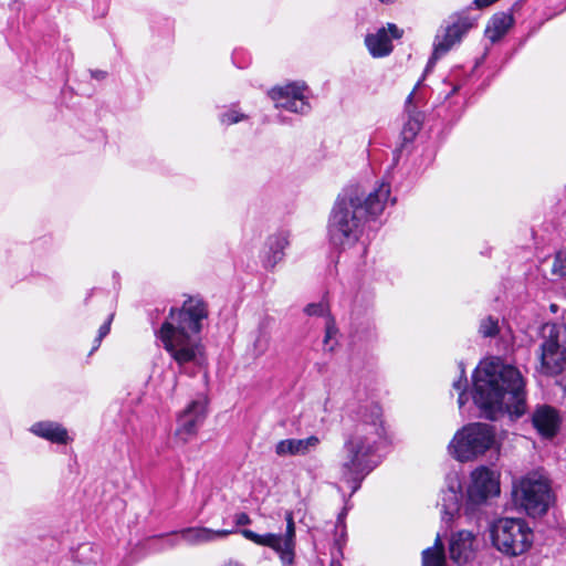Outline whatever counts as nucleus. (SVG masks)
Segmentation results:
<instances>
[{"label":"nucleus","mask_w":566,"mask_h":566,"mask_svg":"<svg viewBox=\"0 0 566 566\" xmlns=\"http://www.w3.org/2000/svg\"><path fill=\"white\" fill-rule=\"evenodd\" d=\"M304 312L308 316L322 317L327 315L328 308L327 305L323 302L310 303L304 307Z\"/></svg>","instance_id":"2f4dec72"},{"label":"nucleus","mask_w":566,"mask_h":566,"mask_svg":"<svg viewBox=\"0 0 566 566\" xmlns=\"http://www.w3.org/2000/svg\"><path fill=\"white\" fill-rule=\"evenodd\" d=\"M513 23L514 18L511 13L497 12L493 14L485 29V36L492 43H495L507 33Z\"/></svg>","instance_id":"b1692460"},{"label":"nucleus","mask_w":566,"mask_h":566,"mask_svg":"<svg viewBox=\"0 0 566 566\" xmlns=\"http://www.w3.org/2000/svg\"><path fill=\"white\" fill-rule=\"evenodd\" d=\"M321 443V439L312 434L304 439H283L275 444V453L279 457H305L315 451Z\"/></svg>","instance_id":"412c9836"},{"label":"nucleus","mask_w":566,"mask_h":566,"mask_svg":"<svg viewBox=\"0 0 566 566\" xmlns=\"http://www.w3.org/2000/svg\"><path fill=\"white\" fill-rule=\"evenodd\" d=\"M208 399L205 396L192 400L178 417L177 436L186 442L195 436L207 417Z\"/></svg>","instance_id":"dca6fc26"},{"label":"nucleus","mask_w":566,"mask_h":566,"mask_svg":"<svg viewBox=\"0 0 566 566\" xmlns=\"http://www.w3.org/2000/svg\"><path fill=\"white\" fill-rule=\"evenodd\" d=\"M29 431L54 444H67L72 441L67 429L56 421H36L30 427Z\"/></svg>","instance_id":"4be33fe9"},{"label":"nucleus","mask_w":566,"mask_h":566,"mask_svg":"<svg viewBox=\"0 0 566 566\" xmlns=\"http://www.w3.org/2000/svg\"><path fill=\"white\" fill-rule=\"evenodd\" d=\"M269 335L260 327L258 331V336L253 343L254 354L256 356L263 355L269 347Z\"/></svg>","instance_id":"7c9ffc66"},{"label":"nucleus","mask_w":566,"mask_h":566,"mask_svg":"<svg viewBox=\"0 0 566 566\" xmlns=\"http://www.w3.org/2000/svg\"><path fill=\"white\" fill-rule=\"evenodd\" d=\"M166 31L169 33L172 29V21L169 19H164Z\"/></svg>","instance_id":"ea45409f"},{"label":"nucleus","mask_w":566,"mask_h":566,"mask_svg":"<svg viewBox=\"0 0 566 566\" xmlns=\"http://www.w3.org/2000/svg\"><path fill=\"white\" fill-rule=\"evenodd\" d=\"M347 416L353 421V429L345 439L340 464L342 480L355 494L365 478L378 465L371 457L387 442L381 420V408L373 401L347 406Z\"/></svg>","instance_id":"f03ea898"},{"label":"nucleus","mask_w":566,"mask_h":566,"mask_svg":"<svg viewBox=\"0 0 566 566\" xmlns=\"http://www.w3.org/2000/svg\"><path fill=\"white\" fill-rule=\"evenodd\" d=\"M556 307H557V306H556L555 304H552V305H551V310H552L553 312H556Z\"/></svg>","instance_id":"49530a36"},{"label":"nucleus","mask_w":566,"mask_h":566,"mask_svg":"<svg viewBox=\"0 0 566 566\" xmlns=\"http://www.w3.org/2000/svg\"><path fill=\"white\" fill-rule=\"evenodd\" d=\"M218 117L220 124L224 126L234 125L248 119V115L240 112L235 105H232L231 107L222 111Z\"/></svg>","instance_id":"c85d7f7f"},{"label":"nucleus","mask_w":566,"mask_h":566,"mask_svg":"<svg viewBox=\"0 0 566 566\" xmlns=\"http://www.w3.org/2000/svg\"><path fill=\"white\" fill-rule=\"evenodd\" d=\"M95 292V290H92L87 297H85V303H87L88 297Z\"/></svg>","instance_id":"a18cd8bd"},{"label":"nucleus","mask_w":566,"mask_h":566,"mask_svg":"<svg viewBox=\"0 0 566 566\" xmlns=\"http://www.w3.org/2000/svg\"><path fill=\"white\" fill-rule=\"evenodd\" d=\"M512 495L515 504L532 517L544 515L552 502L549 484L539 479H522L518 484H514Z\"/></svg>","instance_id":"4468645a"},{"label":"nucleus","mask_w":566,"mask_h":566,"mask_svg":"<svg viewBox=\"0 0 566 566\" xmlns=\"http://www.w3.org/2000/svg\"><path fill=\"white\" fill-rule=\"evenodd\" d=\"M329 566H342V564L338 560L333 559Z\"/></svg>","instance_id":"c03bdc74"},{"label":"nucleus","mask_w":566,"mask_h":566,"mask_svg":"<svg viewBox=\"0 0 566 566\" xmlns=\"http://www.w3.org/2000/svg\"><path fill=\"white\" fill-rule=\"evenodd\" d=\"M109 7V0H92V12L95 18L104 17Z\"/></svg>","instance_id":"473e14b6"},{"label":"nucleus","mask_w":566,"mask_h":566,"mask_svg":"<svg viewBox=\"0 0 566 566\" xmlns=\"http://www.w3.org/2000/svg\"><path fill=\"white\" fill-rule=\"evenodd\" d=\"M402 33L395 23H388L387 28L381 27L376 32L367 33L364 42L374 59H381L392 52V39H400Z\"/></svg>","instance_id":"f3484780"},{"label":"nucleus","mask_w":566,"mask_h":566,"mask_svg":"<svg viewBox=\"0 0 566 566\" xmlns=\"http://www.w3.org/2000/svg\"><path fill=\"white\" fill-rule=\"evenodd\" d=\"M276 120L280 124H287L289 123L287 118L285 116H283V115H277Z\"/></svg>","instance_id":"a19ab883"},{"label":"nucleus","mask_w":566,"mask_h":566,"mask_svg":"<svg viewBox=\"0 0 566 566\" xmlns=\"http://www.w3.org/2000/svg\"><path fill=\"white\" fill-rule=\"evenodd\" d=\"M285 522L284 534H258L248 528L242 530L241 534L254 544L273 549L277 554L282 566H295L296 531L293 512H285Z\"/></svg>","instance_id":"9b49d317"},{"label":"nucleus","mask_w":566,"mask_h":566,"mask_svg":"<svg viewBox=\"0 0 566 566\" xmlns=\"http://www.w3.org/2000/svg\"><path fill=\"white\" fill-rule=\"evenodd\" d=\"M552 273L558 277L566 279V249L555 254Z\"/></svg>","instance_id":"c756f323"},{"label":"nucleus","mask_w":566,"mask_h":566,"mask_svg":"<svg viewBox=\"0 0 566 566\" xmlns=\"http://www.w3.org/2000/svg\"><path fill=\"white\" fill-rule=\"evenodd\" d=\"M475 555L476 538L472 532L459 531L452 534L449 543V556L457 566H470Z\"/></svg>","instance_id":"a211bd4d"},{"label":"nucleus","mask_w":566,"mask_h":566,"mask_svg":"<svg viewBox=\"0 0 566 566\" xmlns=\"http://www.w3.org/2000/svg\"><path fill=\"white\" fill-rule=\"evenodd\" d=\"M458 367H459L460 375H459V378L453 381L452 387L459 391L458 403H459V407L462 408L469 400V395L467 392L468 378H467V374H465L464 363L459 361Z\"/></svg>","instance_id":"a878e982"},{"label":"nucleus","mask_w":566,"mask_h":566,"mask_svg":"<svg viewBox=\"0 0 566 566\" xmlns=\"http://www.w3.org/2000/svg\"><path fill=\"white\" fill-rule=\"evenodd\" d=\"M224 566H245L237 560H229Z\"/></svg>","instance_id":"79ce46f5"},{"label":"nucleus","mask_w":566,"mask_h":566,"mask_svg":"<svg viewBox=\"0 0 566 566\" xmlns=\"http://www.w3.org/2000/svg\"><path fill=\"white\" fill-rule=\"evenodd\" d=\"M349 509H350L349 500H346L343 511L337 516V525H340V524L344 525V520H345Z\"/></svg>","instance_id":"e433bc0d"},{"label":"nucleus","mask_w":566,"mask_h":566,"mask_svg":"<svg viewBox=\"0 0 566 566\" xmlns=\"http://www.w3.org/2000/svg\"><path fill=\"white\" fill-rule=\"evenodd\" d=\"M114 314H111L107 319L99 326L97 332V340L102 342L111 332V324L113 321Z\"/></svg>","instance_id":"72a5a7b5"},{"label":"nucleus","mask_w":566,"mask_h":566,"mask_svg":"<svg viewBox=\"0 0 566 566\" xmlns=\"http://www.w3.org/2000/svg\"><path fill=\"white\" fill-rule=\"evenodd\" d=\"M419 85L420 82L417 83L416 87L406 99L405 112L407 115V119L405 120L402 129L400 132V143L392 150V164L389 167L390 170H394V168L398 165L403 153L410 151V146L412 145L418 133L422 128L424 114L420 109V107L423 105V103L420 96L417 95L416 93V90ZM390 177L395 178L394 171L387 172L386 179L390 180Z\"/></svg>","instance_id":"ddd939ff"},{"label":"nucleus","mask_w":566,"mask_h":566,"mask_svg":"<svg viewBox=\"0 0 566 566\" xmlns=\"http://www.w3.org/2000/svg\"><path fill=\"white\" fill-rule=\"evenodd\" d=\"M233 530H211L208 527H187L180 531V537L190 544L211 542L233 533Z\"/></svg>","instance_id":"5701e85b"},{"label":"nucleus","mask_w":566,"mask_h":566,"mask_svg":"<svg viewBox=\"0 0 566 566\" xmlns=\"http://www.w3.org/2000/svg\"><path fill=\"white\" fill-rule=\"evenodd\" d=\"M565 191H566V185H565Z\"/></svg>","instance_id":"de8ad7c7"},{"label":"nucleus","mask_w":566,"mask_h":566,"mask_svg":"<svg viewBox=\"0 0 566 566\" xmlns=\"http://www.w3.org/2000/svg\"><path fill=\"white\" fill-rule=\"evenodd\" d=\"M478 333L483 338L496 337L500 333L499 318L492 315L481 318Z\"/></svg>","instance_id":"bb28decb"},{"label":"nucleus","mask_w":566,"mask_h":566,"mask_svg":"<svg viewBox=\"0 0 566 566\" xmlns=\"http://www.w3.org/2000/svg\"><path fill=\"white\" fill-rule=\"evenodd\" d=\"M471 397L481 416L491 421L504 415L516 420L526 413V380L517 367L499 357L474 369Z\"/></svg>","instance_id":"f257e3e1"},{"label":"nucleus","mask_w":566,"mask_h":566,"mask_svg":"<svg viewBox=\"0 0 566 566\" xmlns=\"http://www.w3.org/2000/svg\"><path fill=\"white\" fill-rule=\"evenodd\" d=\"M101 344H102V342H98L97 340V336H96L95 339H94L92 349L90 352V355H92L94 352H96L99 348Z\"/></svg>","instance_id":"58836bf2"},{"label":"nucleus","mask_w":566,"mask_h":566,"mask_svg":"<svg viewBox=\"0 0 566 566\" xmlns=\"http://www.w3.org/2000/svg\"><path fill=\"white\" fill-rule=\"evenodd\" d=\"M471 80V73L460 66L452 69L443 80L432 116L440 119L444 127H452L462 117L470 95Z\"/></svg>","instance_id":"0eeeda50"},{"label":"nucleus","mask_w":566,"mask_h":566,"mask_svg":"<svg viewBox=\"0 0 566 566\" xmlns=\"http://www.w3.org/2000/svg\"><path fill=\"white\" fill-rule=\"evenodd\" d=\"M538 337L539 373L548 377L563 374L566 370V310L558 321L543 324Z\"/></svg>","instance_id":"6e6552de"},{"label":"nucleus","mask_w":566,"mask_h":566,"mask_svg":"<svg viewBox=\"0 0 566 566\" xmlns=\"http://www.w3.org/2000/svg\"><path fill=\"white\" fill-rule=\"evenodd\" d=\"M345 333L352 347L367 349L377 343L375 291L371 287L361 285L352 296Z\"/></svg>","instance_id":"423d86ee"},{"label":"nucleus","mask_w":566,"mask_h":566,"mask_svg":"<svg viewBox=\"0 0 566 566\" xmlns=\"http://www.w3.org/2000/svg\"><path fill=\"white\" fill-rule=\"evenodd\" d=\"M208 315V304L203 298L189 296L181 307H171L161 326L156 329L164 349L180 368L188 364L201 366L205 363L201 331Z\"/></svg>","instance_id":"20e7f679"},{"label":"nucleus","mask_w":566,"mask_h":566,"mask_svg":"<svg viewBox=\"0 0 566 566\" xmlns=\"http://www.w3.org/2000/svg\"><path fill=\"white\" fill-rule=\"evenodd\" d=\"M475 24L476 18L470 15L467 11L454 13L448 21H444L436 34L433 51L428 60L427 69L433 66L440 57L460 43Z\"/></svg>","instance_id":"f8f14e48"},{"label":"nucleus","mask_w":566,"mask_h":566,"mask_svg":"<svg viewBox=\"0 0 566 566\" xmlns=\"http://www.w3.org/2000/svg\"><path fill=\"white\" fill-rule=\"evenodd\" d=\"M531 422L542 438L552 439L560 429L562 416L559 410L551 405H537L531 415Z\"/></svg>","instance_id":"aec40b11"},{"label":"nucleus","mask_w":566,"mask_h":566,"mask_svg":"<svg viewBox=\"0 0 566 566\" xmlns=\"http://www.w3.org/2000/svg\"><path fill=\"white\" fill-rule=\"evenodd\" d=\"M291 233L286 229H279L270 234L261 251V262L264 269L273 270L285 258V250L290 245Z\"/></svg>","instance_id":"6ab92c4d"},{"label":"nucleus","mask_w":566,"mask_h":566,"mask_svg":"<svg viewBox=\"0 0 566 566\" xmlns=\"http://www.w3.org/2000/svg\"><path fill=\"white\" fill-rule=\"evenodd\" d=\"M390 180H382L370 191L360 185H348L337 196L328 218V238L333 245H354L363 235L367 222L376 220L388 203L396 202L390 197Z\"/></svg>","instance_id":"7ed1b4c3"},{"label":"nucleus","mask_w":566,"mask_h":566,"mask_svg":"<svg viewBox=\"0 0 566 566\" xmlns=\"http://www.w3.org/2000/svg\"><path fill=\"white\" fill-rule=\"evenodd\" d=\"M495 433L486 423H470L460 429L449 443L450 454L461 461H470L493 446Z\"/></svg>","instance_id":"9d476101"},{"label":"nucleus","mask_w":566,"mask_h":566,"mask_svg":"<svg viewBox=\"0 0 566 566\" xmlns=\"http://www.w3.org/2000/svg\"><path fill=\"white\" fill-rule=\"evenodd\" d=\"M500 481L494 471L488 467H479L471 473V482L467 489L464 502L462 483L457 473L446 476V489L441 491L438 506L444 522H450L463 512L470 522L479 523L486 515L491 500L500 495Z\"/></svg>","instance_id":"39448f33"},{"label":"nucleus","mask_w":566,"mask_h":566,"mask_svg":"<svg viewBox=\"0 0 566 566\" xmlns=\"http://www.w3.org/2000/svg\"><path fill=\"white\" fill-rule=\"evenodd\" d=\"M241 54H243V51H241V50H235V51L233 52V54H232V61H233V63H234L239 69H244V67L248 65V63H245V62H239V56H240Z\"/></svg>","instance_id":"4c0bfd02"},{"label":"nucleus","mask_w":566,"mask_h":566,"mask_svg":"<svg viewBox=\"0 0 566 566\" xmlns=\"http://www.w3.org/2000/svg\"><path fill=\"white\" fill-rule=\"evenodd\" d=\"M304 83L293 82L284 86H275L270 90L269 96L275 103L276 108H283L291 113L307 115L312 106L305 96Z\"/></svg>","instance_id":"2eb2a0df"},{"label":"nucleus","mask_w":566,"mask_h":566,"mask_svg":"<svg viewBox=\"0 0 566 566\" xmlns=\"http://www.w3.org/2000/svg\"><path fill=\"white\" fill-rule=\"evenodd\" d=\"M250 523H251V518H250V516L247 513L240 512V513L234 515V524H235V526H244V525H248Z\"/></svg>","instance_id":"f704fd0d"},{"label":"nucleus","mask_w":566,"mask_h":566,"mask_svg":"<svg viewBox=\"0 0 566 566\" xmlns=\"http://www.w3.org/2000/svg\"><path fill=\"white\" fill-rule=\"evenodd\" d=\"M444 545L439 536L434 541L432 547H428L422 552V566H446Z\"/></svg>","instance_id":"393cba45"},{"label":"nucleus","mask_w":566,"mask_h":566,"mask_svg":"<svg viewBox=\"0 0 566 566\" xmlns=\"http://www.w3.org/2000/svg\"><path fill=\"white\" fill-rule=\"evenodd\" d=\"M88 73L92 78L97 81H103L107 76V72L102 70H90Z\"/></svg>","instance_id":"c9c22d12"},{"label":"nucleus","mask_w":566,"mask_h":566,"mask_svg":"<svg viewBox=\"0 0 566 566\" xmlns=\"http://www.w3.org/2000/svg\"><path fill=\"white\" fill-rule=\"evenodd\" d=\"M490 538L503 555L516 557L532 547L534 533L524 518L500 517L490 526Z\"/></svg>","instance_id":"1a4fd4ad"},{"label":"nucleus","mask_w":566,"mask_h":566,"mask_svg":"<svg viewBox=\"0 0 566 566\" xmlns=\"http://www.w3.org/2000/svg\"><path fill=\"white\" fill-rule=\"evenodd\" d=\"M337 335L338 328L336 327L334 319L331 316H327L325 323V336L323 339L325 350H334L335 346L338 344Z\"/></svg>","instance_id":"cd10ccee"},{"label":"nucleus","mask_w":566,"mask_h":566,"mask_svg":"<svg viewBox=\"0 0 566 566\" xmlns=\"http://www.w3.org/2000/svg\"><path fill=\"white\" fill-rule=\"evenodd\" d=\"M380 3L382 4H392L394 2H396L397 0H378Z\"/></svg>","instance_id":"37998d69"}]
</instances>
